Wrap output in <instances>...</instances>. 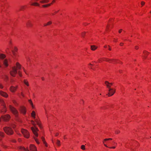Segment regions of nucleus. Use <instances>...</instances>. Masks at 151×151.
Wrapping results in <instances>:
<instances>
[{
  "label": "nucleus",
  "instance_id": "nucleus-25",
  "mask_svg": "<svg viewBox=\"0 0 151 151\" xmlns=\"http://www.w3.org/2000/svg\"><path fill=\"white\" fill-rule=\"evenodd\" d=\"M31 5L32 6H39L40 4L38 3L37 2H34V3H32L31 4Z\"/></svg>",
  "mask_w": 151,
  "mask_h": 151
},
{
  "label": "nucleus",
  "instance_id": "nucleus-24",
  "mask_svg": "<svg viewBox=\"0 0 151 151\" xmlns=\"http://www.w3.org/2000/svg\"><path fill=\"white\" fill-rule=\"evenodd\" d=\"M32 116L33 117L34 119L35 118V112L34 111H32L31 114Z\"/></svg>",
  "mask_w": 151,
  "mask_h": 151
},
{
  "label": "nucleus",
  "instance_id": "nucleus-57",
  "mask_svg": "<svg viewBox=\"0 0 151 151\" xmlns=\"http://www.w3.org/2000/svg\"><path fill=\"white\" fill-rule=\"evenodd\" d=\"M113 41L114 42H116L117 41V39H116L115 38H114V40H113Z\"/></svg>",
  "mask_w": 151,
  "mask_h": 151
},
{
  "label": "nucleus",
  "instance_id": "nucleus-52",
  "mask_svg": "<svg viewBox=\"0 0 151 151\" xmlns=\"http://www.w3.org/2000/svg\"><path fill=\"white\" fill-rule=\"evenodd\" d=\"M44 109L45 110V114H46V116H47V111L45 108V107H44Z\"/></svg>",
  "mask_w": 151,
  "mask_h": 151
},
{
  "label": "nucleus",
  "instance_id": "nucleus-12",
  "mask_svg": "<svg viewBox=\"0 0 151 151\" xmlns=\"http://www.w3.org/2000/svg\"><path fill=\"white\" fill-rule=\"evenodd\" d=\"M0 95L3 97L6 98L8 96V94L6 92L0 91Z\"/></svg>",
  "mask_w": 151,
  "mask_h": 151
},
{
  "label": "nucleus",
  "instance_id": "nucleus-47",
  "mask_svg": "<svg viewBox=\"0 0 151 151\" xmlns=\"http://www.w3.org/2000/svg\"><path fill=\"white\" fill-rule=\"evenodd\" d=\"M4 79L5 80H7L8 79V77L6 76H5Z\"/></svg>",
  "mask_w": 151,
  "mask_h": 151
},
{
  "label": "nucleus",
  "instance_id": "nucleus-7",
  "mask_svg": "<svg viewBox=\"0 0 151 151\" xmlns=\"http://www.w3.org/2000/svg\"><path fill=\"white\" fill-rule=\"evenodd\" d=\"M19 111L21 113L24 115L25 114L26 112V108L25 107L23 106H20Z\"/></svg>",
  "mask_w": 151,
  "mask_h": 151
},
{
  "label": "nucleus",
  "instance_id": "nucleus-32",
  "mask_svg": "<svg viewBox=\"0 0 151 151\" xmlns=\"http://www.w3.org/2000/svg\"><path fill=\"white\" fill-rule=\"evenodd\" d=\"M9 48V47H7L6 50V52L7 53H8L9 52H10V48Z\"/></svg>",
  "mask_w": 151,
  "mask_h": 151
},
{
  "label": "nucleus",
  "instance_id": "nucleus-26",
  "mask_svg": "<svg viewBox=\"0 0 151 151\" xmlns=\"http://www.w3.org/2000/svg\"><path fill=\"white\" fill-rule=\"evenodd\" d=\"M105 84L106 85H112L113 84H114V83H110L107 81H105Z\"/></svg>",
  "mask_w": 151,
  "mask_h": 151
},
{
  "label": "nucleus",
  "instance_id": "nucleus-58",
  "mask_svg": "<svg viewBox=\"0 0 151 151\" xmlns=\"http://www.w3.org/2000/svg\"><path fill=\"white\" fill-rule=\"evenodd\" d=\"M124 43H123L121 42L120 44V45L121 46H122L123 45Z\"/></svg>",
  "mask_w": 151,
  "mask_h": 151
},
{
  "label": "nucleus",
  "instance_id": "nucleus-33",
  "mask_svg": "<svg viewBox=\"0 0 151 151\" xmlns=\"http://www.w3.org/2000/svg\"><path fill=\"white\" fill-rule=\"evenodd\" d=\"M24 83L25 85H29V83L28 81L26 80H24Z\"/></svg>",
  "mask_w": 151,
  "mask_h": 151
},
{
  "label": "nucleus",
  "instance_id": "nucleus-43",
  "mask_svg": "<svg viewBox=\"0 0 151 151\" xmlns=\"http://www.w3.org/2000/svg\"><path fill=\"white\" fill-rule=\"evenodd\" d=\"M120 131L119 130H116L115 132V134H119L120 133Z\"/></svg>",
  "mask_w": 151,
  "mask_h": 151
},
{
  "label": "nucleus",
  "instance_id": "nucleus-2",
  "mask_svg": "<svg viewBox=\"0 0 151 151\" xmlns=\"http://www.w3.org/2000/svg\"><path fill=\"white\" fill-rule=\"evenodd\" d=\"M5 132L8 135H12L13 133L12 129L9 127H6L3 128Z\"/></svg>",
  "mask_w": 151,
  "mask_h": 151
},
{
  "label": "nucleus",
  "instance_id": "nucleus-50",
  "mask_svg": "<svg viewBox=\"0 0 151 151\" xmlns=\"http://www.w3.org/2000/svg\"><path fill=\"white\" fill-rule=\"evenodd\" d=\"M145 4V2H144L143 1H141V5L142 6L144 5Z\"/></svg>",
  "mask_w": 151,
  "mask_h": 151
},
{
  "label": "nucleus",
  "instance_id": "nucleus-8",
  "mask_svg": "<svg viewBox=\"0 0 151 151\" xmlns=\"http://www.w3.org/2000/svg\"><path fill=\"white\" fill-rule=\"evenodd\" d=\"M29 149L30 151H37V147L33 144L29 145Z\"/></svg>",
  "mask_w": 151,
  "mask_h": 151
},
{
  "label": "nucleus",
  "instance_id": "nucleus-39",
  "mask_svg": "<svg viewBox=\"0 0 151 151\" xmlns=\"http://www.w3.org/2000/svg\"><path fill=\"white\" fill-rule=\"evenodd\" d=\"M34 139H35V141L36 142V143L37 144H39L40 143H39V142L38 139L37 138H36L35 137L34 138Z\"/></svg>",
  "mask_w": 151,
  "mask_h": 151
},
{
  "label": "nucleus",
  "instance_id": "nucleus-22",
  "mask_svg": "<svg viewBox=\"0 0 151 151\" xmlns=\"http://www.w3.org/2000/svg\"><path fill=\"white\" fill-rule=\"evenodd\" d=\"M6 57V55L3 54H0V59H3Z\"/></svg>",
  "mask_w": 151,
  "mask_h": 151
},
{
  "label": "nucleus",
  "instance_id": "nucleus-16",
  "mask_svg": "<svg viewBox=\"0 0 151 151\" xmlns=\"http://www.w3.org/2000/svg\"><path fill=\"white\" fill-rule=\"evenodd\" d=\"M98 48V47L95 45L91 46V49L92 51H95Z\"/></svg>",
  "mask_w": 151,
  "mask_h": 151
},
{
  "label": "nucleus",
  "instance_id": "nucleus-62",
  "mask_svg": "<svg viewBox=\"0 0 151 151\" xmlns=\"http://www.w3.org/2000/svg\"><path fill=\"white\" fill-rule=\"evenodd\" d=\"M116 147H115V146H114V147H109V148H113V149H114Z\"/></svg>",
  "mask_w": 151,
  "mask_h": 151
},
{
  "label": "nucleus",
  "instance_id": "nucleus-14",
  "mask_svg": "<svg viewBox=\"0 0 151 151\" xmlns=\"http://www.w3.org/2000/svg\"><path fill=\"white\" fill-rule=\"evenodd\" d=\"M112 139L111 138H106L103 141V143L104 144V145L106 147H108V146L106 144V142L108 140H111Z\"/></svg>",
  "mask_w": 151,
  "mask_h": 151
},
{
  "label": "nucleus",
  "instance_id": "nucleus-28",
  "mask_svg": "<svg viewBox=\"0 0 151 151\" xmlns=\"http://www.w3.org/2000/svg\"><path fill=\"white\" fill-rule=\"evenodd\" d=\"M6 105H5V108L4 106H3V109L2 110V112L4 113H5L6 111Z\"/></svg>",
  "mask_w": 151,
  "mask_h": 151
},
{
  "label": "nucleus",
  "instance_id": "nucleus-42",
  "mask_svg": "<svg viewBox=\"0 0 151 151\" xmlns=\"http://www.w3.org/2000/svg\"><path fill=\"white\" fill-rule=\"evenodd\" d=\"M86 32H82L81 33V36L82 37H84L85 35Z\"/></svg>",
  "mask_w": 151,
  "mask_h": 151
},
{
  "label": "nucleus",
  "instance_id": "nucleus-15",
  "mask_svg": "<svg viewBox=\"0 0 151 151\" xmlns=\"http://www.w3.org/2000/svg\"><path fill=\"white\" fill-rule=\"evenodd\" d=\"M33 24L32 22L30 21H28L26 23V26L28 27H31L33 26Z\"/></svg>",
  "mask_w": 151,
  "mask_h": 151
},
{
  "label": "nucleus",
  "instance_id": "nucleus-23",
  "mask_svg": "<svg viewBox=\"0 0 151 151\" xmlns=\"http://www.w3.org/2000/svg\"><path fill=\"white\" fill-rule=\"evenodd\" d=\"M52 22L51 21H49L46 23H44V26H46L48 25H50L52 24Z\"/></svg>",
  "mask_w": 151,
  "mask_h": 151
},
{
  "label": "nucleus",
  "instance_id": "nucleus-37",
  "mask_svg": "<svg viewBox=\"0 0 151 151\" xmlns=\"http://www.w3.org/2000/svg\"><path fill=\"white\" fill-rule=\"evenodd\" d=\"M26 7V6H21L20 7V10H24L25 9V8Z\"/></svg>",
  "mask_w": 151,
  "mask_h": 151
},
{
  "label": "nucleus",
  "instance_id": "nucleus-30",
  "mask_svg": "<svg viewBox=\"0 0 151 151\" xmlns=\"http://www.w3.org/2000/svg\"><path fill=\"white\" fill-rule=\"evenodd\" d=\"M57 145L59 146L60 145V141L58 140H57L56 143Z\"/></svg>",
  "mask_w": 151,
  "mask_h": 151
},
{
  "label": "nucleus",
  "instance_id": "nucleus-5",
  "mask_svg": "<svg viewBox=\"0 0 151 151\" xmlns=\"http://www.w3.org/2000/svg\"><path fill=\"white\" fill-rule=\"evenodd\" d=\"M107 88H109V92L107 95H108L109 96L113 95L115 92V90L111 88L110 86H107Z\"/></svg>",
  "mask_w": 151,
  "mask_h": 151
},
{
  "label": "nucleus",
  "instance_id": "nucleus-60",
  "mask_svg": "<svg viewBox=\"0 0 151 151\" xmlns=\"http://www.w3.org/2000/svg\"><path fill=\"white\" fill-rule=\"evenodd\" d=\"M55 0H53L52 1V3H51V4H52L55 3Z\"/></svg>",
  "mask_w": 151,
  "mask_h": 151
},
{
  "label": "nucleus",
  "instance_id": "nucleus-40",
  "mask_svg": "<svg viewBox=\"0 0 151 151\" xmlns=\"http://www.w3.org/2000/svg\"><path fill=\"white\" fill-rule=\"evenodd\" d=\"M81 148L83 150H85V146L84 145H82L81 146Z\"/></svg>",
  "mask_w": 151,
  "mask_h": 151
},
{
  "label": "nucleus",
  "instance_id": "nucleus-44",
  "mask_svg": "<svg viewBox=\"0 0 151 151\" xmlns=\"http://www.w3.org/2000/svg\"><path fill=\"white\" fill-rule=\"evenodd\" d=\"M18 74L19 76H22V73L20 71H19L18 72Z\"/></svg>",
  "mask_w": 151,
  "mask_h": 151
},
{
  "label": "nucleus",
  "instance_id": "nucleus-36",
  "mask_svg": "<svg viewBox=\"0 0 151 151\" xmlns=\"http://www.w3.org/2000/svg\"><path fill=\"white\" fill-rule=\"evenodd\" d=\"M17 50H18V49L16 47H14V50H12V51H13L14 52H17Z\"/></svg>",
  "mask_w": 151,
  "mask_h": 151
},
{
  "label": "nucleus",
  "instance_id": "nucleus-38",
  "mask_svg": "<svg viewBox=\"0 0 151 151\" xmlns=\"http://www.w3.org/2000/svg\"><path fill=\"white\" fill-rule=\"evenodd\" d=\"M13 103L16 106L17 105H18L17 102L16 101L14 100H13L12 101Z\"/></svg>",
  "mask_w": 151,
  "mask_h": 151
},
{
  "label": "nucleus",
  "instance_id": "nucleus-51",
  "mask_svg": "<svg viewBox=\"0 0 151 151\" xmlns=\"http://www.w3.org/2000/svg\"><path fill=\"white\" fill-rule=\"evenodd\" d=\"M23 71H24L25 72V73L26 74H27V73L26 71V70H25V69L24 68H23Z\"/></svg>",
  "mask_w": 151,
  "mask_h": 151
},
{
  "label": "nucleus",
  "instance_id": "nucleus-18",
  "mask_svg": "<svg viewBox=\"0 0 151 151\" xmlns=\"http://www.w3.org/2000/svg\"><path fill=\"white\" fill-rule=\"evenodd\" d=\"M0 103L1 104V105L5 108V105L6 104L5 103V102L4 100L2 99H0Z\"/></svg>",
  "mask_w": 151,
  "mask_h": 151
},
{
  "label": "nucleus",
  "instance_id": "nucleus-1",
  "mask_svg": "<svg viewBox=\"0 0 151 151\" xmlns=\"http://www.w3.org/2000/svg\"><path fill=\"white\" fill-rule=\"evenodd\" d=\"M16 66L12 68V70L10 72V75L13 77L15 76L17 73V70L20 69L21 67V65L18 62L16 63Z\"/></svg>",
  "mask_w": 151,
  "mask_h": 151
},
{
  "label": "nucleus",
  "instance_id": "nucleus-17",
  "mask_svg": "<svg viewBox=\"0 0 151 151\" xmlns=\"http://www.w3.org/2000/svg\"><path fill=\"white\" fill-rule=\"evenodd\" d=\"M19 149L22 151H29L28 148H25L24 147H20Z\"/></svg>",
  "mask_w": 151,
  "mask_h": 151
},
{
  "label": "nucleus",
  "instance_id": "nucleus-19",
  "mask_svg": "<svg viewBox=\"0 0 151 151\" xmlns=\"http://www.w3.org/2000/svg\"><path fill=\"white\" fill-rule=\"evenodd\" d=\"M144 54L143 58L145 59L147 56V55L148 54V52L146 51H144L143 52Z\"/></svg>",
  "mask_w": 151,
  "mask_h": 151
},
{
  "label": "nucleus",
  "instance_id": "nucleus-46",
  "mask_svg": "<svg viewBox=\"0 0 151 151\" xmlns=\"http://www.w3.org/2000/svg\"><path fill=\"white\" fill-rule=\"evenodd\" d=\"M31 123H32V124L33 125H34V126H35V125L36 124H35V122H34V121H31Z\"/></svg>",
  "mask_w": 151,
  "mask_h": 151
},
{
  "label": "nucleus",
  "instance_id": "nucleus-3",
  "mask_svg": "<svg viewBox=\"0 0 151 151\" xmlns=\"http://www.w3.org/2000/svg\"><path fill=\"white\" fill-rule=\"evenodd\" d=\"M9 107L10 111L14 115L16 116L18 115V112L15 108L11 105L9 106Z\"/></svg>",
  "mask_w": 151,
  "mask_h": 151
},
{
  "label": "nucleus",
  "instance_id": "nucleus-56",
  "mask_svg": "<svg viewBox=\"0 0 151 151\" xmlns=\"http://www.w3.org/2000/svg\"><path fill=\"white\" fill-rule=\"evenodd\" d=\"M122 29H120L119 30V32L120 33L121 32H122Z\"/></svg>",
  "mask_w": 151,
  "mask_h": 151
},
{
  "label": "nucleus",
  "instance_id": "nucleus-53",
  "mask_svg": "<svg viewBox=\"0 0 151 151\" xmlns=\"http://www.w3.org/2000/svg\"><path fill=\"white\" fill-rule=\"evenodd\" d=\"M135 49L136 50H138L139 49V47L138 46H136L135 47Z\"/></svg>",
  "mask_w": 151,
  "mask_h": 151
},
{
  "label": "nucleus",
  "instance_id": "nucleus-48",
  "mask_svg": "<svg viewBox=\"0 0 151 151\" xmlns=\"http://www.w3.org/2000/svg\"><path fill=\"white\" fill-rule=\"evenodd\" d=\"M118 60L116 61V63H122L120 61H119V60Z\"/></svg>",
  "mask_w": 151,
  "mask_h": 151
},
{
  "label": "nucleus",
  "instance_id": "nucleus-21",
  "mask_svg": "<svg viewBox=\"0 0 151 151\" xmlns=\"http://www.w3.org/2000/svg\"><path fill=\"white\" fill-rule=\"evenodd\" d=\"M49 0H43L40 1V2L42 4L47 3L49 2Z\"/></svg>",
  "mask_w": 151,
  "mask_h": 151
},
{
  "label": "nucleus",
  "instance_id": "nucleus-34",
  "mask_svg": "<svg viewBox=\"0 0 151 151\" xmlns=\"http://www.w3.org/2000/svg\"><path fill=\"white\" fill-rule=\"evenodd\" d=\"M13 56L15 57H16L17 56V52H14L13 51H12Z\"/></svg>",
  "mask_w": 151,
  "mask_h": 151
},
{
  "label": "nucleus",
  "instance_id": "nucleus-35",
  "mask_svg": "<svg viewBox=\"0 0 151 151\" xmlns=\"http://www.w3.org/2000/svg\"><path fill=\"white\" fill-rule=\"evenodd\" d=\"M4 136V133L2 132H0V137H3Z\"/></svg>",
  "mask_w": 151,
  "mask_h": 151
},
{
  "label": "nucleus",
  "instance_id": "nucleus-10",
  "mask_svg": "<svg viewBox=\"0 0 151 151\" xmlns=\"http://www.w3.org/2000/svg\"><path fill=\"white\" fill-rule=\"evenodd\" d=\"M118 60L117 59H110L107 58V62H108L110 63H116V61Z\"/></svg>",
  "mask_w": 151,
  "mask_h": 151
},
{
  "label": "nucleus",
  "instance_id": "nucleus-49",
  "mask_svg": "<svg viewBox=\"0 0 151 151\" xmlns=\"http://www.w3.org/2000/svg\"><path fill=\"white\" fill-rule=\"evenodd\" d=\"M109 25H108L106 27V31H108V30H109Z\"/></svg>",
  "mask_w": 151,
  "mask_h": 151
},
{
  "label": "nucleus",
  "instance_id": "nucleus-31",
  "mask_svg": "<svg viewBox=\"0 0 151 151\" xmlns=\"http://www.w3.org/2000/svg\"><path fill=\"white\" fill-rule=\"evenodd\" d=\"M51 4H49L46 5H44L42 6L44 7H47L49 6H50Z\"/></svg>",
  "mask_w": 151,
  "mask_h": 151
},
{
  "label": "nucleus",
  "instance_id": "nucleus-41",
  "mask_svg": "<svg viewBox=\"0 0 151 151\" xmlns=\"http://www.w3.org/2000/svg\"><path fill=\"white\" fill-rule=\"evenodd\" d=\"M12 43L11 41H10L9 43V48H12Z\"/></svg>",
  "mask_w": 151,
  "mask_h": 151
},
{
  "label": "nucleus",
  "instance_id": "nucleus-63",
  "mask_svg": "<svg viewBox=\"0 0 151 151\" xmlns=\"http://www.w3.org/2000/svg\"><path fill=\"white\" fill-rule=\"evenodd\" d=\"M21 96L24 97V95L22 93H21Z\"/></svg>",
  "mask_w": 151,
  "mask_h": 151
},
{
  "label": "nucleus",
  "instance_id": "nucleus-61",
  "mask_svg": "<svg viewBox=\"0 0 151 151\" xmlns=\"http://www.w3.org/2000/svg\"><path fill=\"white\" fill-rule=\"evenodd\" d=\"M59 135V133H56L55 134V136H58Z\"/></svg>",
  "mask_w": 151,
  "mask_h": 151
},
{
  "label": "nucleus",
  "instance_id": "nucleus-4",
  "mask_svg": "<svg viewBox=\"0 0 151 151\" xmlns=\"http://www.w3.org/2000/svg\"><path fill=\"white\" fill-rule=\"evenodd\" d=\"M21 132L24 137L26 138H28L29 137L30 134L27 130L25 129H22Z\"/></svg>",
  "mask_w": 151,
  "mask_h": 151
},
{
  "label": "nucleus",
  "instance_id": "nucleus-27",
  "mask_svg": "<svg viewBox=\"0 0 151 151\" xmlns=\"http://www.w3.org/2000/svg\"><path fill=\"white\" fill-rule=\"evenodd\" d=\"M29 102L30 103V104L31 105L32 107V108H34V106L33 105V104L32 102V100L31 99L29 100H28Z\"/></svg>",
  "mask_w": 151,
  "mask_h": 151
},
{
  "label": "nucleus",
  "instance_id": "nucleus-13",
  "mask_svg": "<svg viewBox=\"0 0 151 151\" xmlns=\"http://www.w3.org/2000/svg\"><path fill=\"white\" fill-rule=\"evenodd\" d=\"M17 88V86H12L10 88V90L12 92H15Z\"/></svg>",
  "mask_w": 151,
  "mask_h": 151
},
{
  "label": "nucleus",
  "instance_id": "nucleus-9",
  "mask_svg": "<svg viewBox=\"0 0 151 151\" xmlns=\"http://www.w3.org/2000/svg\"><path fill=\"white\" fill-rule=\"evenodd\" d=\"M2 117L4 120L5 121H9L11 118L10 115L8 114L2 116Z\"/></svg>",
  "mask_w": 151,
  "mask_h": 151
},
{
  "label": "nucleus",
  "instance_id": "nucleus-11",
  "mask_svg": "<svg viewBox=\"0 0 151 151\" xmlns=\"http://www.w3.org/2000/svg\"><path fill=\"white\" fill-rule=\"evenodd\" d=\"M107 58H100L98 59L97 62L96 63H101L103 61H106L107 62ZM94 62L96 63L95 61Z\"/></svg>",
  "mask_w": 151,
  "mask_h": 151
},
{
  "label": "nucleus",
  "instance_id": "nucleus-59",
  "mask_svg": "<svg viewBox=\"0 0 151 151\" xmlns=\"http://www.w3.org/2000/svg\"><path fill=\"white\" fill-rule=\"evenodd\" d=\"M108 47H109V50L110 51L111 50V47H110L109 45H108Z\"/></svg>",
  "mask_w": 151,
  "mask_h": 151
},
{
  "label": "nucleus",
  "instance_id": "nucleus-64",
  "mask_svg": "<svg viewBox=\"0 0 151 151\" xmlns=\"http://www.w3.org/2000/svg\"><path fill=\"white\" fill-rule=\"evenodd\" d=\"M59 11H57V12H55L54 14H53L52 15H54L55 14H56Z\"/></svg>",
  "mask_w": 151,
  "mask_h": 151
},
{
  "label": "nucleus",
  "instance_id": "nucleus-29",
  "mask_svg": "<svg viewBox=\"0 0 151 151\" xmlns=\"http://www.w3.org/2000/svg\"><path fill=\"white\" fill-rule=\"evenodd\" d=\"M35 122H36L37 124L41 128V126L40 122L39 121L37 120H35Z\"/></svg>",
  "mask_w": 151,
  "mask_h": 151
},
{
  "label": "nucleus",
  "instance_id": "nucleus-6",
  "mask_svg": "<svg viewBox=\"0 0 151 151\" xmlns=\"http://www.w3.org/2000/svg\"><path fill=\"white\" fill-rule=\"evenodd\" d=\"M31 129L35 136L36 137H37L38 136V134L37 132L38 131V128L35 126L34 127H32Z\"/></svg>",
  "mask_w": 151,
  "mask_h": 151
},
{
  "label": "nucleus",
  "instance_id": "nucleus-45",
  "mask_svg": "<svg viewBox=\"0 0 151 151\" xmlns=\"http://www.w3.org/2000/svg\"><path fill=\"white\" fill-rule=\"evenodd\" d=\"M43 143L45 145V147H47V146H48L47 144L45 141H44V142H43Z\"/></svg>",
  "mask_w": 151,
  "mask_h": 151
},
{
  "label": "nucleus",
  "instance_id": "nucleus-55",
  "mask_svg": "<svg viewBox=\"0 0 151 151\" xmlns=\"http://www.w3.org/2000/svg\"><path fill=\"white\" fill-rule=\"evenodd\" d=\"M41 79L42 81H44L45 80V78L44 77H41Z\"/></svg>",
  "mask_w": 151,
  "mask_h": 151
},
{
  "label": "nucleus",
  "instance_id": "nucleus-20",
  "mask_svg": "<svg viewBox=\"0 0 151 151\" xmlns=\"http://www.w3.org/2000/svg\"><path fill=\"white\" fill-rule=\"evenodd\" d=\"M3 63L4 65H5L6 67H7L8 65V61L6 59H5L4 62H3Z\"/></svg>",
  "mask_w": 151,
  "mask_h": 151
},
{
  "label": "nucleus",
  "instance_id": "nucleus-54",
  "mask_svg": "<svg viewBox=\"0 0 151 151\" xmlns=\"http://www.w3.org/2000/svg\"><path fill=\"white\" fill-rule=\"evenodd\" d=\"M41 139L44 142V141H45V139L43 137H42Z\"/></svg>",
  "mask_w": 151,
  "mask_h": 151
}]
</instances>
